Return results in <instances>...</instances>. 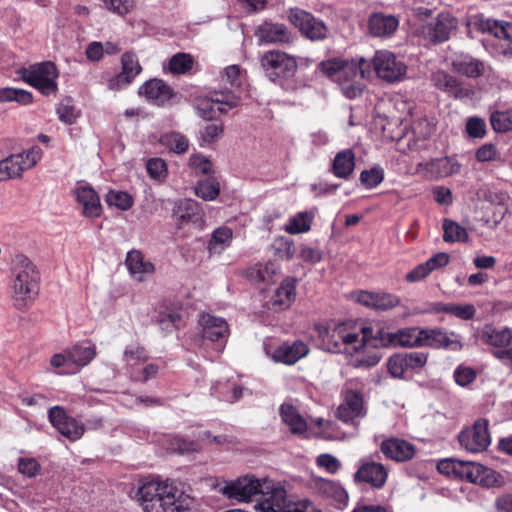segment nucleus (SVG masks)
Segmentation results:
<instances>
[{"instance_id":"nucleus-24","label":"nucleus","mask_w":512,"mask_h":512,"mask_svg":"<svg viewBox=\"0 0 512 512\" xmlns=\"http://www.w3.org/2000/svg\"><path fill=\"white\" fill-rule=\"evenodd\" d=\"M388 478L386 467L375 461L362 460L354 475L355 481L365 482L374 488H382Z\"/></svg>"},{"instance_id":"nucleus-25","label":"nucleus","mask_w":512,"mask_h":512,"mask_svg":"<svg viewBox=\"0 0 512 512\" xmlns=\"http://www.w3.org/2000/svg\"><path fill=\"white\" fill-rule=\"evenodd\" d=\"M469 26L474 27L482 33L493 35L497 39L512 38V24L507 22H499L482 15L473 17L469 22Z\"/></svg>"},{"instance_id":"nucleus-23","label":"nucleus","mask_w":512,"mask_h":512,"mask_svg":"<svg viewBox=\"0 0 512 512\" xmlns=\"http://www.w3.org/2000/svg\"><path fill=\"white\" fill-rule=\"evenodd\" d=\"M352 298L359 304L375 310L386 311L400 304L396 295L385 292L356 291Z\"/></svg>"},{"instance_id":"nucleus-54","label":"nucleus","mask_w":512,"mask_h":512,"mask_svg":"<svg viewBox=\"0 0 512 512\" xmlns=\"http://www.w3.org/2000/svg\"><path fill=\"white\" fill-rule=\"evenodd\" d=\"M243 79L244 77L239 66L230 65L226 67L222 75V82L228 84L230 89H226L225 91H233L236 93V89L242 85Z\"/></svg>"},{"instance_id":"nucleus-29","label":"nucleus","mask_w":512,"mask_h":512,"mask_svg":"<svg viewBox=\"0 0 512 512\" xmlns=\"http://www.w3.org/2000/svg\"><path fill=\"white\" fill-rule=\"evenodd\" d=\"M491 474L492 470L480 463L460 460L457 478L474 484L489 485Z\"/></svg>"},{"instance_id":"nucleus-33","label":"nucleus","mask_w":512,"mask_h":512,"mask_svg":"<svg viewBox=\"0 0 512 512\" xmlns=\"http://www.w3.org/2000/svg\"><path fill=\"white\" fill-rule=\"evenodd\" d=\"M334 327L338 331L337 335H340L343 345H352L356 351L366 345H371L374 347L373 341H362V329L367 328L366 326L357 328L356 325L352 322H343L334 325ZM369 328H375V326H370Z\"/></svg>"},{"instance_id":"nucleus-50","label":"nucleus","mask_w":512,"mask_h":512,"mask_svg":"<svg viewBox=\"0 0 512 512\" xmlns=\"http://www.w3.org/2000/svg\"><path fill=\"white\" fill-rule=\"evenodd\" d=\"M443 240L448 243L465 242L468 239L466 229L457 222L444 219L443 221Z\"/></svg>"},{"instance_id":"nucleus-40","label":"nucleus","mask_w":512,"mask_h":512,"mask_svg":"<svg viewBox=\"0 0 512 512\" xmlns=\"http://www.w3.org/2000/svg\"><path fill=\"white\" fill-rule=\"evenodd\" d=\"M280 417L292 434L302 435L307 431V421L292 404L283 403L280 406Z\"/></svg>"},{"instance_id":"nucleus-15","label":"nucleus","mask_w":512,"mask_h":512,"mask_svg":"<svg viewBox=\"0 0 512 512\" xmlns=\"http://www.w3.org/2000/svg\"><path fill=\"white\" fill-rule=\"evenodd\" d=\"M52 426L64 437L71 441L80 439L85 432V425L68 415L60 406H54L48 412Z\"/></svg>"},{"instance_id":"nucleus-51","label":"nucleus","mask_w":512,"mask_h":512,"mask_svg":"<svg viewBox=\"0 0 512 512\" xmlns=\"http://www.w3.org/2000/svg\"><path fill=\"white\" fill-rule=\"evenodd\" d=\"M195 193L203 200L212 201L216 199L220 193L219 183L212 177L201 180L195 187Z\"/></svg>"},{"instance_id":"nucleus-11","label":"nucleus","mask_w":512,"mask_h":512,"mask_svg":"<svg viewBox=\"0 0 512 512\" xmlns=\"http://www.w3.org/2000/svg\"><path fill=\"white\" fill-rule=\"evenodd\" d=\"M461 164L454 157H441L419 162L415 174L427 180H438L458 174Z\"/></svg>"},{"instance_id":"nucleus-18","label":"nucleus","mask_w":512,"mask_h":512,"mask_svg":"<svg viewBox=\"0 0 512 512\" xmlns=\"http://www.w3.org/2000/svg\"><path fill=\"white\" fill-rule=\"evenodd\" d=\"M121 72L108 80V89L119 91L129 86L134 79L141 73L142 66L139 63L137 55L132 51H127L121 56Z\"/></svg>"},{"instance_id":"nucleus-10","label":"nucleus","mask_w":512,"mask_h":512,"mask_svg":"<svg viewBox=\"0 0 512 512\" xmlns=\"http://www.w3.org/2000/svg\"><path fill=\"white\" fill-rule=\"evenodd\" d=\"M372 64L377 76L387 82L401 81L407 73L406 64L387 50L377 51Z\"/></svg>"},{"instance_id":"nucleus-12","label":"nucleus","mask_w":512,"mask_h":512,"mask_svg":"<svg viewBox=\"0 0 512 512\" xmlns=\"http://www.w3.org/2000/svg\"><path fill=\"white\" fill-rule=\"evenodd\" d=\"M348 64H353L358 77L347 73L345 77H339L338 85L343 94L350 99L360 96L364 90V79L370 76L371 63L364 58L352 59Z\"/></svg>"},{"instance_id":"nucleus-43","label":"nucleus","mask_w":512,"mask_h":512,"mask_svg":"<svg viewBox=\"0 0 512 512\" xmlns=\"http://www.w3.org/2000/svg\"><path fill=\"white\" fill-rule=\"evenodd\" d=\"M72 367L76 372L88 365L96 356V347L91 343L77 344L68 349Z\"/></svg>"},{"instance_id":"nucleus-31","label":"nucleus","mask_w":512,"mask_h":512,"mask_svg":"<svg viewBox=\"0 0 512 512\" xmlns=\"http://www.w3.org/2000/svg\"><path fill=\"white\" fill-rule=\"evenodd\" d=\"M399 26V19L394 15H387L381 12L373 13L368 20V29L375 37L391 36Z\"/></svg>"},{"instance_id":"nucleus-37","label":"nucleus","mask_w":512,"mask_h":512,"mask_svg":"<svg viewBox=\"0 0 512 512\" xmlns=\"http://www.w3.org/2000/svg\"><path fill=\"white\" fill-rule=\"evenodd\" d=\"M280 265L275 261H269L265 264L258 263L247 271L250 280L257 283L273 284L280 277Z\"/></svg>"},{"instance_id":"nucleus-8","label":"nucleus","mask_w":512,"mask_h":512,"mask_svg":"<svg viewBox=\"0 0 512 512\" xmlns=\"http://www.w3.org/2000/svg\"><path fill=\"white\" fill-rule=\"evenodd\" d=\"M240 97L233 91H214L197 103L199 115L207 120L217 118L239 104Z\"/></svg>"},{"instance_id":"nucleus-14","label":"nucleus","mask_w":512,"mask_h":512,"mask_svg":"<svg viewBox=\"0 0 512 512\" xmlns=\"http://www.w3.org/2000/svg\"><path fill=\"white\" fill-rule=\"evenodd\" d=\"M427 360L428 353L422 351L398 353L388 359L387 368L393 377L402 378L408 371L421 370Z\"/></svg>"},{"instance_id":"nucleus-61","label":"nucleus","mask_w":512,"mask_h":512,"mask_svg":"<svg viewBox=\"0 0 512 512\" xmlns=\"http://www.w3.org/2000/svg\"><path fill=\"white\" fill-rule=\"evenodd\" d=\"M41 470V466L35 458L22 457L18 460V471L29 478L36 477Z\"/></svg>"},{"instance_id":"nucleus-64","label":"nucleus","mask_w":512,"mask_h":512,"mask_svg":"<svg viewBox=\"0 0 512 512\" xmlns=\"http://www.w3.org/2000/svg\"><path fill=\"white\" fill-rule=\"evenodd\" d=\"M189 165L197 174H209L212 171V163L201 154L192 155Z\"/></svg>"},{"instance_id":"nucleus-1","label":"nucleus","mask_w":512,"mask_h":512,"mask_svg":"<svg viewBox=\"0 0 512 512\" xmlns=\"http://www.w3.org/2000/svg\"><path fill=\"white\" fill-rule=\"evenodd\" d=\"M138 495L145 512H187L193 504V499L168 479L143 483Z\"/></svg>"},{"instance_id":"nucleus-53","label":"nucleus","mask_w":512,"mask_h":512,"mask_svg":"<svg viewBox=\"0 0 512 512\" xmlns=\"http://www.w3.org/2000/svg\"><path fill=\"white\" fill-rule=\"evenodd\" d=\"M490 122L496 132H507L512 129V110L495 111L491 114Z\"/></svg>"},{"instance_id":"nucleus-39","label":"nucleus","mask_w":512,"mask_h":512,"mask_svg":"<svg viewBox=\"0 0 512 512\" xmlns=\"http://www.w3.org/2000/svg\"><path fill=\"white\" fill-rule=\"evenodd\" d=\"M355 153L351 149L339 151L332 162V173L340 179L347 180L355 169Z\"/></svg>"},{"instance_id":"nucleus-49","label":"nucleus","mask_w":512,"mask_h":512,"mask_svg":"<svg viewBox=\"0 0 512 512\" xmlns=\"http://www.w3.org/2000/svg\"><path fill=\"white\" fill-rule=\"evenodd\" d=\"M32 101V93L27 90L12 87L0 88V103L17 102L21 105H28Z\"/></svg>"},{"instance_id":"nucleus-35","label":"nucleus","mask_w":512,"mask_h":512,"mask_svg":"<svg viewBox=\"0 0 512 512\" xmlns=\"http://www.w3.org/2000/svg\"><path fill=\"white\" fill-rule=\"evenodd\" d=\"M451 68L455 73L468 78H478L483 75L485 64L470 55H458L452 59Z\"/></svg>"},{"instance_id":"nucleus-56","label":"nucleus","mask_w":512,"mask_h":512,"mask_svg":"<svg viewBox=\"0 0 512 512\" xmlns=\"http://www.w3.org/2000/svg\"><path fill=\"white\" fill-rule=\"evenodd\" d=\"M106 202L109 206H115L120 210H128L133 205L132 197L123 191H110L106 195Z\"/></svg>"},{"instance_id":"nucleus-9","label":"nucleus","mask_w":512,"mask_h":512,"mask_svg":"<svg viewBox=\"0 0 512 512\" xmlns=\"http://www.w3.org/2000/svg\"><path fill=\"white\" fill-rule=\"evenodd\" d=\"M288 19L311 41H322L328 36L329 29L324 21L305 10L291 8L288 12Z\"/></svg>"},{"instance_id":"nucleus-46","label":"nucleus","mask_w":512,"mask_h":512,"mask_svg":"<svg viewBox=\"0 0 512 512\" xmlns=\"http://www.w3.org/2000/svg\"><path fill=\"white\" fill-rule=\"evenodd\" d=\"M159 143L175 154H183L189 148L188 138L175 131L162 134Z\"/></svg>"},{"instance_id":"nucleus-42","label":"nucleus","mask_w":512,"mask_h":512,"mask_svg":"<svg viewBox=\"0 0 512 512\" xmlns=\"http://www.w3.org/2000/svg\"><path fill=\"white\" fill-rule=\"evenodd\" d=\"M296 280L286 278L275 291L272 297V306L275 309H286L291 306L295 300Z\"/></svg>"},{"instance_id":"nucleus-22","label":"nucleus","mask_w":512,"mask_h":512,"mask_svg":"<svg viewBox=\"0 0 512 512\" xmlns=\"http://www.w3.org/2000/svg\"><path fill=\"white\" fill-rule=\"evenodd\" d=\"M198 323L201 327L202 339L219 342L226 340L229 336V326L224 318L210 313H201Z\"/></svg>"},{"instance_id":"nucleus-38","label":"nucleus","mask_w":512,"mask_h":512,"mask_svg":"<svg viewBox=\"0 0 512 512\" xmlns=\"http://www.w3.org/2000/svg\"><path fill=\"white\" fill-rule=\"evenodd\" d=\"M480 340L490 346L507 347L512 342V329L508 327L496 328L485 325L479 333Z\"/></svg>"},{"instance_id":"nucleus-48","label":"nucleus","mask_w":512,"mask_h":512,"mask_svg":"<svg viewBox=\"0 0 512 512\" xmlns=\"http://www.w3.org/2000/svg\"><path fill=\"white\" fill-rule=\"evenodd\" d=\"M310 485L315 491L327 497L340 500L345 495V491L340 485L328 479L315 477L311 480Z\"/></svg>"},{"instance_id":"nucleus-7","label":"nucleus","mask_w":512,"mask_h":512,"mask_svg":"<svg viewBox=\"0 0 512 512\" xmlns=\"http://www.w3.org/2000/svg\"><path fill=\"white\" fill-rule=\"evenodd\" d=\"M260 63L261 67L272 80L276 78H289L293 76L298 69L296 58L281 50L265 52L260 58Z\"/></svg>"},{"instance_id":"nucleus-19","label":"nucleus","mask_w":512,"mask_h":512,"mask_svg":"<svg viewBox=\"0 0 512 512\" xmlns=\"http://www.w3.org/2000/svg\"><path fill=\"white\" fill-rule=\"evenodd\" d=\"M423 347L444 348L453 351L462 348L461 337L454 332H447L441 328H423Z\"/></svg>"},{"instance_id":"nucleus-4","label":"nucleus","mask_w":512,"mask_h":512,"mask_svg":"<svg viewBox=\"0 0 512 512\" xmlns=\"http://www.w3.org/2000/svg\"><path fill=\"white\" fill-rule=\"evenodd\" d=\"M362 334V341H373L374 347H423V328L419 327H406L389 332L380 325H375V328H363Z\"/></svg>"},{"instance_id":"nucleus-41","label":"nucleus","mask_w":512,"mask_h":512,"mask_svg":"<svg viewBox=\"0 0 512 512\" xmlns=\"http://www.w3.org/2000/svg\"><path fill=\"white\" fill-rule=\"evenodd\" d=\"M349 60H343L339 58H333L326 61H322L319 64L320 71L338 82L339 77H345L347 73L352 74L354 77H358L355 73V66L353 64H348Z\"/></svg>"},{"instance_id":"nucleus-28","label":"nucleus","mask_w":512,"mask_h":512,"mask_svg":"<svg viewBox=\"0 0 512 512\" xmlns=\"http://www.w3.org/2000/svg\"><path fill=\"white\" fill-rule=\"evenodd\" d=\"M139 94L151 103L161 106L172 97V89L162 80L152 79L139 88Z\"/></svg>"},{"instance_id":"nucleus-17","label":"nucleus","mask_w":512,"mask_h":512,"mask_svg":"<svg viewBox=\"0 0 512 512\" xmlns=\"http://www.w3.org/2000/svg\"><path fill=\"white\" fill-rule=\"evenodd\" d=\"M262 488V479L254 476H245L227 484L222 493L229 499L238 502H249L254 497L259 498Z\"/></svg>"},{"instance_id":"nucleus-5","label":"nucleus","mask_w":512,"mask_h":512,"mask_svg":"<svg viewBox=\"0 0 512 512\" xmlns=\"http://www.w3.org/2000/svg\"><path fill=\"white\" fill-rule=\"evenodd\" d=\"M22 80L38 89L44 95L56 93L58 71L54 63L47 61L21 68L18 71Z\"/></svg>"},{"instance_id":"nucleus-58","label":"nucleus","mask_w":512,"mask_h":512,"mask_svg":"<svg viewBox=\"0 0 512 512\" xmlns=\"http://www.w3.org/2000/svg\"><path fill=\"white\" fill-rule=\"evenodd\" d=\"M193 60L190 55L178 53L174 55L169 62V68L172 73L184 74L192 68Z\"/></svg>"},{"instance_id":"nucleus-32","label":"nucleus","mask_w":512,"mask_h":512,"mask_svg":"<svg viewBox=\"0 0 512 512\" xmlns=\"http://www.w3.org/2000/svg\"><path fill=\"white\" fill-rule=\"evenodd\" d=\"M431 82L435 88L455 98H464L468 95V91L462 87L461 82L446 71L438 70L432 73Z\"/></svg>"},{"instance_id":"nucleus-34","label":"nucleus","mask_w":512,"mask_h":512,"mask_svg":"<svg viewBox=\"0 0 512 512\" xmlns=\"http://www.w3.org/2000/svg\"><path fill=\"white\" fill-rule=\"evenodd\" d=\"M75 196L77 201L83 206V214L87 217H98L101 214V203L96 191L88 186L81 185L76 188Z\"/></svg>"},{"instance_id":"nucleus-62","label":"nucleus","mask_w":512,"mask_h":512,"mask_svg":"<svg viewBox=\"0 0 512 512\" xmlns=\"http://www.w3.org/2000/svg\"><path fill=\"white\" fill-rule=\"evenodd\" d=\"M298 257L305 263L315 265L322 261L323 253L316 247L309 245H302L299 250Z\"/></svg>"},{"instance_id":"nucleus-36","label":"nucleus","mask_w":512,"mask_h":512,"mask_svg":"<svg viewBox=\"0 0 512 512\" xmlns=\"http://www.w3.org/2000/svg\"><path fill=\"white\" fill-rule=\"evenodd\" d=\"M125 264L129 273L137 276L138 281H143L145 275H152L155 272L154 264L146 260L140 250L133 249L129 251L125 259Z\"/></svg>"},{"instance_id":"nucleus-55","label":"nucleus","mask_w":512,"mask_h":512,"mask_svg":"<svg viewBox=\"0 0 512 512\" xmlns=\"http://www.w3.org/2000/svg\"><path fill=\"white\" fill-rule=\"evenodd\" d=\"M146 169L149 176L157 181H164L168 175V167L162 158H151L146 163Z\"/></svg>"},{"instance_id":"nucleus-20","label":"nucleus","mask_w":512,"mask_h":512,"mask_svg":"<svg viewBox=\"0 0 512 512\" xmlns=\"http://www.w3.org/2000/svg\"><path fill=\"white\" fill-rule=\"evenodd\" d=\"M380 451L386 458L398 463L409 461L416 454V448L411 442L397 437L383 440Z\"/></svg>"},{"instance_id":"nucleus-47","label":"nucleus","mask_w":512,"mask_h":512,"mask_svg":"<svg viewBox=\"0 0 512 512\" xmlns=\"http://www.w3.org/2000/svg\"><path fill=\"white\" fill-rule=\"evenodd\" d=\"M313 218L314 214L312 212H299L288 220L284 230L292 235L308 232Z\"/></svg>"},{"instance_id":"nucleus-2","label":"nucleus","mask_w":512,"mask_h":512,"mask_svg":"<svg viewBox=\"0 0 512 512\" xmlns=\"http://www.w3.org/2000/svg\"><path fill=\"white\" fill-rule=\"evenodd\" d=\"M40 275L34 263L25 255L13 259L10 277V293L14 306L20 310L27 308L39 291Z\"/></svg>"},{"instance_id":"nucleus-63","label":"nucleus","mask_w":512,"mask_h":512,"mask_svg":"<svg viewBox=\"0 0 512 512\" xmlns=\"http://www.w3.org/2000/svg\"><path fill=\"white\" fill-rule=\"evenodd\" d=\"M466 132L470 137L483 138L486 134V123L482 118L470 117L466 121Z\"/></svg>"},{"instance_id":"nucleus-44","label":"nucleus","mask_w":512,"mask_h":512,"mask_svg":"<svg viewBox=\"0 0 512 512\" xmlns=\"http://www.w3.org/2000/svg\"><path fill=\"white\" fill-rule=\"evenodd\" d=\"M232 239L233 231L231 228L221 226L215 229L207 245L210 255H220L231 245Z\"/></svg>"},{"instance_id":"nucleus-52","label":"nucleus","mask_w":512,"mask_h":512,"mask_svg":"<svg viewBox=\"0 0 512 512\" xmlns=\"http://www.w3.org/2000/svg\"><path fill=\"white\" fill-rule=\"evenodd\" d=\"M147 359L146 350L138 344L128 345L123 352V361L130 367L144 363Z\"/></svg>"},{"instance_id":"nucleus-45","label":"nucleus","mask_w":512,"mask_h":512,"mask_svg":"<svg viewBox=\"0 0 512 512\" xmlns=\"http://www.w3.org/2000/svg\"><path fill=\"white\" fill-rule=\"evenodd\" d=\"M212 393L220 400L233 403L243 394V388L234 381L218 382L212 387Z\"/></svg>"},{"instance_id":"nucleus-3","label":"nucleus","mask_w":512,"mask_h":512,"mask_svg":"<svg viewBox=\"0 0 512 512\" xmlns=\"http://www.w3.org/2000/svg\"><path fill=\"white\" fill-rule=\"evenodd\" d=\"M255 509L260 512H316L311 501L292 500L281 483L268 478L262 479Z\"/></svg>"},{"instance_id":"nucleus-30","label":"nucleus","mask_w":512,"mask_h":512,"mask_svg":"<svg viewBox=\"0 0 512 512\" xmlns=\"http://www.w3.org/2000/svg\"><path fill=\"white\" fill-rule=\"evenodd\" d=\"M449 259V255L445 252H439L433 255L426 262L413 268L406 275V281L414 283L425 279L434 270L445 267L449 263Z\"/></svg>"},{"instance_id":"nucleus-26","label":"nucleus","mask_w":512,"mask_h":512,"mask_svg":"<svg viewBox=\"0 0 512 512\" xmlns=\"http://www.w3.org/2000/svg\"><path fill=\"white\" fill-rule=\"evenodd\" d=\"M308 353L309 347L303 341L297 340L293 343L285 342L275 349L273 359L276 362L292 365L305 357Z\"/></svg>"},{"instance_id":"nucleus-16","label":"nucleus","mask_w":512,"mask_h":512,"mask_svg":"<svg viewBox=\"0 0 512 512\" xmlns=\"http://www.w3.org/2000/svg\"><path fill=\"white\" fill-rule=\"evenodd\" d=\"M457 20L449 13H440L435 19L423 24L418 32L433 43L447 41L452 31L457 28Z\"/></svg>"},{"instance_id":"nucleus-27","label":"nucleus","mask_w":512,"mask_h":512,"mask_svg":"<svg viewBox=\"0 0 512 512\" xmlns=\"http://www.w3.org/2000/svg\"><path fill=\"white\" fill-rule=\"evenodd\" d=\"M255 36L260 43H289L291 33L284 24L265 22L261 24Z\"/></svg>"},{"instance_id":"nucleus-59","label":"nucleus","mask_w":512,"mask_h":512,"mask_svg":"<svg viewBox=\"0 0 512 512\" xmlns=\"http://www.w3.org/2000/svg\"><path fill=\"white\" fill-rule=\"evenodd\" d=\"M384 179V172L381 168H371L364 170L360 174V182L367 189H372L378 186Z\"/></svg>"},{"instance_id":"nucleus-60","label":"nucleus","mask_w":512,"mask_h":512,"mask_svg":"<svg viewBox=\"0 0 512 512\" xmlns=\"http://www.w3.org/2000/svg\"><path fill=\"white\" fill-rule=\"evenodd\" d=\"M104 6L114 14L125 16L135 7V0H104Z\"/></svg>"},{"instance_id":"nucleus-6","label":"nucleus","mask_w":512,"mask_h":512,"mask_svg":"<svg viewBox=\"0 0 512 512\" xmlns=\"http://www.w3.org/2000/svg\"><path fill=\"white\" fill-rule=\"evenodd\" d=\"M41 156V149L35 146L0 160V181L21 177L25 170L33 168L38 163Z\"/></svg>"},{"instance_id":"nucleus-21","label":"nucleus","mask_w":512,"mask_h":512,"mask_svg":"<svg viewBox=\"0 0 512 512\" xmlns=\"http://www.w3.org/2000/svg\"><path fill=\"white\" fill-rule=\"evenodd\" d=\"M363 397L359 391L348 390L345 392L344 401L336 410V417L344 423L353 422L356 418L364 417Z\"/></svg>"},{"instance_id":"nucleus-57","label":"nucleus","mask_w":512,"mask_h":512,"mask_svg":"<svg viewBox=\"0 0 512 512\" xmlns=\"http://www.w3.org/2000/svg\"><path fill=\"white\" fill-rule=\"evenodd\" d=\"M318 335L322 338V341L329 345L330 349L340 350L342 344V339L340 335H337V330L335 327L331 326H318L317 327Z\"/></svg>"},{"instance_id":"nucleus-13","label":"nucleus","mask_w":512,"mask_h":512,"mask_svg":"<svg viewBox=\"0 0 512 512\" xmlns=\"http://www.w3.org/2000/svg\"><path fill=\"white\" fill-rule=\"evenodd\" d=\"M458 440L460 445L469 452L480 453L485 451L491 443L488 421L478 419L472 427L460 432Z\"/></svg>"}]
</instances>
